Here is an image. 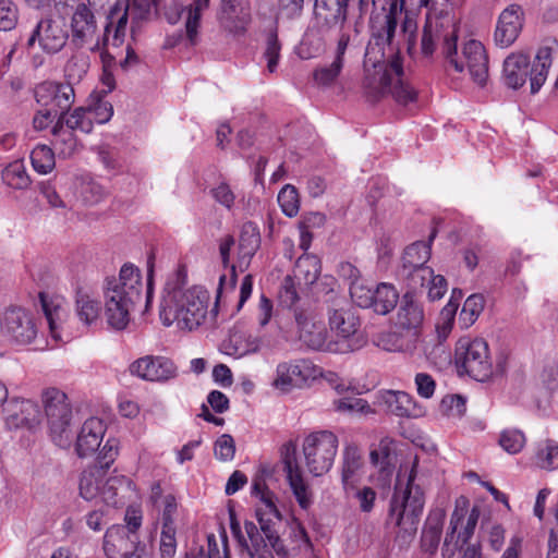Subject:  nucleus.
<instances>
[{"label": "nucleus", "mask_w": 558, "mask_h": 558, "mask_svg": "<svg viewBox=\"0 0 558 558\" xmlns=\"http://www.w3.org/2000/svg\"><path fill=\"white\" fill-rule=\"evenodd\" d=\"M252 496L257 499L255 517L262 533L251 521H246L244 524L246 537L242 534L240 524L233 521L231 522V532L238 542L247 549L252 558H275L272 549L278 551L281 548L277 530L281 522V514L276 505V496L260 478L253 482Z\"/></svg>", "instance_id": "f03ea898"}, {"label": "nucleus", "mask_w": 558, "mask_h": 558, "mask_svg": "<svg viewBox=\"0 0 558 558\" xmlns=\"http://www.w3.org/2000/svg\"><path fill=\"white\" fill-rule=\"evenodd\" d=\"M143 281L141 270L124 264L118 277L108 278L104 286L105 317L108 325L122 330L130 323V315L141 300Z\"/></svg>", "instance_id": "423d86ee"}, {"label": "nucleus", "mask_w": 558, "mask_h": 558, "mask_svg": "<svg viewBox=\"0 0 558 558\" xmlns=\"http://www.w3.org/2000/svg\"><path fill=\"white\" fill-rule=\"evenodd\" d=\"M333 409L341 413L348 415L354 414H373L374 410L371 408L368 402L362 398L357 397H342L333 400L332 402Z\"/></svg>", "instance_id": "603ef678"}, {"label": "nucleus", "mask_w": 558, "mask_h": 558, "mask_svg": "<svg viewBox=\"0 0 558 558\" xmlns=\"http://www.w3.org/2000/svg\"><path fill=\"white\" fill-rule=\"evenodd\" d=\"M138 547L137 533H130L123 526H113L105 534L104 550L108 558H131Z\"/></svg>", "instance_id": "4be33fe9"}, {"label": "nucleus", "mask_w": 558, "mask_h": 558, "mask_svg": "<svg viewBox=\"0 0 558 558\" xmlns=\"http://www.w3.org/2000/svg\"><path fill=\"white\" fill-rule=\"evenodd\" d=\"M89 69V58L85 53H74L65 64V76L71 82L81 81Z\"/></svg>", "instance_id": "6e6d98bb"}, {"label": "nucleus", "mask_w": 558, "mask_h": 558, "mask_svg": "<svg viewBox=\"0 0 558 558\" xmlns=\"http://www.w3.org/2000/svg\"><path fill=\"white\" fill-rule=\"evenodd\" d=\"M319 368L311 361L299 359L279 363L276 367L272 387L282 392H289L295 387H301L310 379H315Z\"/></svg>", "instance_id": "4468645a"}, {"label": "nucleus", "mask_w": 558, "mask_h": 558, "mask_svg": "<svg viewBox=\"0 0 558 558\" xmlns=\"http://www.w3.org/2000/svg\"><path fill=\"white\" fill-rule=\"evenodd\" d=\"M412 290L427 287V298L435 302L440 300L447 292V281L444 276L435 275L432 268H422L413 277V283L409 286Z\"/></svg>", "instance_id": "4c0bfd02"}, {"label": "nucleus", "mask_w": 558, "mask_h": 558, "mask_svg": "<svg viewBox=\"0 0 558 558\" xmlns=\"http://www.w3.org/2000/svg\"><path fill=\"white\" fill-rule=\"evenodd\" d=\"M177 547V527L160 529L159 553L161 558H173Z\"/></svg>", "instance_id": "338daca9"}, {"label": "nucleus", "mask_w": 558, "mask_h": 558, "mask_svg": "<svg viewBox=\"0 0 558 558\" xmlns=\"http://www.w3.org/2000/svg\"><path fill=\"white\" fill-rule=\"evenodd\" d=\"M69 38L66 24L60 15L41 17L34 27L27 47L33 48L37 43L38 47L46 53H57L65 46Z\"/></svg>", "instance_id": "ddd939ff"}, {"label": "nucleus", "mask_w": 558, "mask_h": 558, "mask_svg": "<svg viewBox=\"0 0 558 558\" xmlns=\"http://www.w3.org/2000/svg\"><path fill=\"white\" fill-rule=\"evenodd\" d=\"M220 26L232 35H242L245 32L246 21L238 15L234 0H222L218 12Z\"/></svg>", "instance_id": "49530a36"}, {"label": "nucleus", "mask_w": 558, "mask_h": 558, "mask_svg": "<svg viewBox=\"0 0 558 558\" xmlns=\"http://www.w3.org/2000/svg\"><path fill=\"white\" fill-rule=\"evenodd\" d=\"M131 485V481L123 475L111 476L105 483L102 482L99 498L108 506L119 507L124 504Z\"/></svg>", "instance_id": "58836bf2"}, {"label": "nucleus", "mask_w": 558, "mask_h": 558, "mask_svg": "<svg viewBox=\"0 0 558 558\" xmlns=\"http://www.w3.org/2000/svg\"><path fill=\"white\" fill-rule=\"evenodd\" d=\"M210 0H193L191 4L178 11L175 16H168L170 23L178 22L181 14L185 13V33L186 38L191 45L197 44L198 28L201 25V17L205 10L208 9Z\"/></svg>", "instance_id": "f704fd0d"}, {"label": "nucleus", "mask_w": 558, "mask_h": 558, "mask_svg": "<svg viewBox=\"0 0 558 558\" xmlns=\"http://www.w3.org/2000/svg\"><path fill=\"white\" fill-rule=\"evenodd\" d=\"M2 331L17 344H29L37 336V327L33 316L22 307L5 310Z\"/></svg>", "instance_id": "a211bd4d"}, {"label": "nucleus", "mask_w": 558, "mask_h": 558, "mask_svg": "<svg viewBox=\"0 0 558 558\" xmlns=\"http://www.w3.org/2000/svg\"><path fill=\"white\" fill-rule=\"evenodd\" d=\"M119 454V441L116 438H108L97 456L94 465L101 468V471L109 469Z\"/></svg>", "instance_id": "e2e57ef3"}, {"label": "nucleus", "mask_w": 558, "mask_h": 558, "mask_svg": "<svg viewBox=\"0 0 558 558\" xmlns=\"http://www.w3.org/2000/svg\"><path fill=\"white\" fill-rule=\"evenodd\" d=\"M378 402L389 413L400 417H418L423 413V409L416 404L413 397L404 391H380Z\"/></svg>", "instance_id": "a878e982"}, {"label": "nucleus", "mask_w": 558, "mask_h": 558, "mask_svg": "<svg viewBox=\"0 0 558 558\" xmlns=\"http://www.w3.org/2000/svg\"><path fill=\"white\" fill-rule=\"evenodd\" d=\"M484 310V298L481 294L470 295L462 307L460 313V322L464 328H469L475 323L480 314Z\"/></svg>", "instance_id": "864d4df0"}, {"label": "nucleus", "mask_w": 558, "mask_h": 558, "mask_svg": "<svg viewBox=\"0 0 558 558\" xmlns=\"http://www.w3.org/2000/svg\"><path fill=\"white\" fill-rule=\"evenodd\" d=\"M280 304L292 312L299 340L315 351L344 354L355 350L345 340H329L323 316L308 302H302L291 278L283 280L279 292Z\"/></svg>", "instance_id": "7ed1b4c3"}, {"label": "nucleus", "mask_w": 558, "mask_h": 558, "mask_svg": "<svg viewBox=\"0 0 558 558\" xmlns=\"http://www.w3.org/2000/svg\"><path fill=\"white\" fill-rule=\"evenodd\" d=\"M320 260L313 254H303L295 263L293 277L291 279L294 282V287L298 284L311 286L319 277L320 274ZM290 278V276H288ZM287 277L284 278V280Z\"/></svg>", "instance_id": "a19ab883"}, {"label": "nucleus", "mask_w": 558, "mask_h": 558, "mask_svg": "<svg viewBox=\"0 0 558 558\" xmlns=\"http://www.w3.org/2000/svg\"><path fill=\"white\" fill-rule=\"evenodd\" d=\"M105 433L106 425L100 418H87L76 438L75 450L77 454L81 458L93 454L99 448Z\"/></svg>", "instance_id": "bb28decb"}, {"label": "nucleus", "mask_w": 558, "mask_h": 558, "mask_svg": "<svg viewBox=\"0 0 558 558\" xmlns=\"http://www.w3.org/2000/svg\"><path fill=\"white\" fill-rule=\"evenodd\" d=\"M398 11L401 9L395 0L389 10L371 16L373 35L364 56L363 89L372 101L391 95L397 104L408 106L416 101L417 92L404 75L399 53L391 48Z\"/></svg>", "instance_id": "f257e3e1"}, {"label": "nucleus", "mask_w": 558, "mask_h": 558, "mask_svg": "<svg viewBox=\"0 0 558 558\" xmlns=\"http://www.w3.org/2000/svg\"><path fill=\"white\" fill-rule=\"evenodd\" d=\"M330 329L337 333V340H345L357 348L352 337L357 330V318L344 310H333L329 313Z\"/></svg>", "instance_id": "79ce46f5"}, {"label": "nucleus", "mask_w": 558, "mask_h": 558, "mask_svg": "<svg viewBox=\"0 0 558 558\" xmlns=\"http://www.w3.org/2000/svg\"><path fill=\"white\" fill-rule=\"evenodd\" d=\"M17 23V8L11 0H0V31L8 32Z\"/></svg>", "instance_id": "774afa93"}, {"label": "nucleus", "mask_w": 558, "mask_h": 558, "mask_svg": "<svg viewBox=\"0 0 558 558\" xmlns=\"http://www.w3.org/2000/svg\"><path fill=\"white\" fill-rule=\"evenodd\" d=\"M5 185L14 190H27L32 180L22 160L9 163L1 172Z\"/></svg>", "instance_id": "09e8293b"}, {"label": "nucleus", "mask_w": 558, "mask_h": 558, "mask_svg": "<svg viewBox=\"0 0 558 558\" xmlns=\"http://www.w3.org/2000/svg\"><path fill=\"white\" fill-rule=\"evenodd\" d=\"M76 314L85 325L96 323L101 313V305L97 298L87 289L80 288L76 291Z\"/></svg>", "instance_id": "c03bdc74"}, {"label": "nucleus", "mask_w": 558, "mask_h": 558, "mask_svg": "<svg viewBox=\"0 0 558 558\" xmlns=\"http://www.w3.org/2000/svg\"><path fill=\"white\" fill-rule=\"evenodd\" d=\"M536 464L546 470L558 468V445L546 441L536 452Z\"/></svg>", "instance_id": "bf43d9fd"}, {"label": "nucleus", "mask_w": 558, "mask_h": 558, "mask_svg": "<svg viewBox=\"0 0 558 558\" xmlns=\"http://www.w3.org/2000/svg\"><path fill=\"white\" fill-rule=\"evenodd\" d=\"M35 98L38 105L57 112L60 117L74 104L75 93L70 82H44L35 88Z\"/></svg>", "instance_id": "dca6fc26"}, {"label": "nucleus", "mask_w": 558, "mask_h": 558, "mask_svg": "<svg viewBox=\"0 0 558 558\" xmlns=\"http://www.w3.org/2000/svg\"><path fill=\"white\" fill-rule=\"evenodd\" d=\"M414 339L404 342L402 338L396 332L383 335L379 339V345L386 351L390 352H407L414 349Z\"/></svg>", "instance_id": "69168bd1"}, {"label": "nucleus", "mask_w": 558, "mask_h": 558, "mask_svg": "<svg viewBox=\"0 0 558 558\" xmlns=\"http://www.w3.org/2000/svg\"><path fill=\"white\" fill-rule=\"evenodd\" d=\"M339 447L337 435L330 430L310 433L302 442L304 465L313 476L328 473L335 462Z\"/></svg>", "instance_id": "1a4fd4ad"}, {"label": "nucleus", "mask_w": 558, "mask_h": 558, "mask_svg": "<svg viewBox=\"0 0 558 558\" xmlns=\"http://www.w3.org/2000/svg\"><path fill=\"white\" fill-rule=\"evenodd\" d=\"M398 300L399 293L396 288L390 283L383 282L373 292L372 301L374 302L371 308L377 314L386 315L396 307Z\"/></svg>", "instance_id": "de8ad7c7"}, {"label": "nucleus", "mask_w": 558, "mask_h": 558, "mask_svg": "<svg viewBox=\"0 0 558 558\" xmlns=\"http://www.w3.org/2000/svg\"><path fill=\"white\" fill-rule=\"evenodd\" d=\"M130 373L147 381H168L175 378L178 368L174 363L161 355H145L135 360L129 367Z\"/></svg>", "instance_id": "f3484780"}, {"label": "nucleus", "mask_w": 558, "mask_h": 558, "mask_svg": "<svg viewBox=\"0 0 558 558\" xmlns=\"http://www.w3.org/2000/svg\"><path fill=\"white\" fill-rule=\"evenodd\" d=\"M4 423L9 429H33L41 422L38 405L31 400L11 399L3 409Z\"/></svg>", "instance_id": "6ab92c4d"}, {"label": "nucleus", "mask_w": 558, "mask_h": 558, "mask_svg": "<svg viewBox=\"0 0 558 558\" xmlns=\"http://www.w3.org/2000/svg\"><path fill=\"white\" fill-rule=\"evenodd\" d=\"M436 238L434 230L427 242L417 241L409 245L402 256V276L407 278L409 286L413 283L414 275L422 268H429L425 264L430 257L432 244Z\"/></svg>", "instance_id": "b1692460"}, {"label": "nucleus", "mask_w": 558, "mask_h": 558, "mask_svg": "<svg viewBox=\"0 0 558 558\" xmlns=\"http://www.w3.org/2000/svg\"><path fill=\"white\" fill-rule=\"evenodd\" d=\"M349 43L350 35L342 33L337 41L332 61L318 65L313 71V81L318 87H330L337 82L344 66V54Z\"/></svg>", "instance_id": "5701e85b"}, {"label": "nucleus", "mask_w": 558, "mask_h": 558, "mask_svg": "<svg viewBox=\"0 0 558 558\" xmlns=\"http://www.w3.org/2000/svg\"><path fill=\"white\" fill-rule=\"evenodd\" d=\"M364 460L361 449L354 444H348L342 451L341 482L347 494L355 489L360 480Z\"/></svg>", "instance_id": "c85d7f7f"}, {"label": "nucleus", "mask_w": 558, "mask_h": 558, "mask_svg": "<svg viewBox=\"0 0 558 558\" xmlns=\"http://www.w3.org/2000/svg\"><path fill=\"white\" fill-rule=\"evenodd\" d=\"M230 343L233 345L232 354H234L236 357L255 353L259 350L260 347L259 338L252 335H233L230 339Z\"/></svg>", "instance_id": "13d9d810"}, {"label": "nucleus", "mask_w": 558, "mask_h": 558, "mask_svg": "<svg viewBox=\"0 0 558 558\" xmlns=\"http://www.w3.org/2000/svg\"><path fill=\"white\" fill-rule=\"evenodd\" d=\"M105 472L97 465L85 469L80 477V495L85 500H94L100 497L101 484L104 482Z\"/></svg>", "instance_id": "a18cd8bd"}, {"label": "nucleus", "mask_w": 558, "mask_h": 558, "mask_svg": "<svg viewBox=\"0 0 558 558\" xmlns=\"http://www.w3.org/2000/svg\"><path fill=\"white\" fill-rule=\"evenodd\" d=\"M423 322L424 310L415 293L412 291L404 293L400 301L396 325L403 330L412 331V336L416 340Z\"/></svg>", "instance_id": "393cba45"}, {"label": "nucleus", "mask_w": 558, "mask_h": 558, "mask_svg": "<svg viewBox=\"0 0 558 558\" xmlns=\"http://www.w3.org/2000/svg\"><path fill=\"white\" fill-rule=\"evenodd\" d=\"M553 49L549 46L538 48L531 65L530 57L522 52L508 56L504 61L505 84L518 89L522 87L530 77L531 93L536 94L547 80L549 68L553 62Z\"/></svg>", "instance_id": "6e6552de"}, {"label": "nucleus", "mask_w": 558, "mask_h": 558, "mask_svg": "<svg viewBox=\"0 0 558 558\" xmlns=\"http://www.w3.org/2000/svg\"><path fill=\"white\" fill-rule=\"evenodd\" d=\"M151 499L158 511L157 522L160 529L177 527L178 502L173 495H161L159 486L153 489Z\"/></svg>", "instance_id": "e433bc0d"}, {"label": "nucleus", "mask_w": 558, "mask_h": 558, "mask_svg": "<svg viewBox=\"0 0 558 558\" xmlns=\"http://www.w3.org/2000/svg\"><path fill=\"white\" fill-rule=\"evenodd\" d=\"M348 3L341 0H316L315 19L323 29H331L343 24Z\"/></svg>", "instance_id": "2f4dec72"}, {"label": "nucleus", "mask_w": 558, "mask_h": 558, "mask_svg": "<svg viewBox=\"0 0 558 558\" xmlns=\"http://www.w3.org/2000/svg\"><path fill=\"white\" fill-rule=\"evenodd\" d=\"M416 460L401 465L390 500L389 521L399 527L398 537L404 539L415 535L425 505L424 492L416 483Z\"/></svg>", "instance_id": "39448f33"}, {"label": "nucleus", "mask_w": 558, "mask_h": 558, "mask_svg": "<svg viewBox=\"0 0 558 558\" xmlns=\"http://www.w3.org/2000/svg\"><path fill=\"white\" fill-rule=\"evenodd\" d=\"M281 45L278 40L277 33L271 32L267 36L266 48L264 57L267 60V69L270 73H274L278 66L280 59Z\"/></svg>", "instance_id": "0e129e2a"}, {"label": "nucleus", "mask_w": 558, "mask_h": 558, "mask_svg": "<svg viewBox=\"0 0 558 558\" xmlns=\"http://www.w3.org/2000/svg\"><path fill=\"white\" fill-rule=\"evenodd\" d=\"M282 462L289 485L302 509H307L312 504V492L304 480L303 471L296 459V446L289 441L282 447Z\"/></svg>", "instance_id": "2eb2a0df"}, {"label": "nucleus", "mask_w": 558, "mask_h": 558, "mask_svg": "<svg viewBox=\"0 0 558 558\" xmlns=\"http://www.w3.org/2000/svg\"><path fill=\"white\" fill-rule=\"evenodd\" d=\"M468 512V500L465 498H460L457 500L456 508L451 514L450 518V524H449V531L447 532V535L445 537L444 546L441 549V556L442 558H453L456 555V551L458 550L459 546V538L458 541L453 542L454 534L461 524L462 520L465 518Z\"/></svg>", "instance_id": "37998d69"}, {"label": "nucleus", "mask_w": 558, "mask_h": 558, "mask_svg": "<svg viewBox=\"0 0 558 558\" xmlns=\"http://www.w3.org/2000/svg\"><path fill=\"white\" fill-rule=\"evenodd\" d=\"M57 122H62L64 128H69L74 133L81 131L83 133H90L94 125L90 120V114L84 107L75 108L70 114L68 112L60 116Z\"/></svg>", "instance_id": "8fccbe9b"}, {"label": "nucleus", "mask_w": 558, "mask_h": 558, "mask_svg": "<svg viewBox=\"0 0 558 558\" xmlns=\"http://www.w3.org/2000/svg\"><path fill=\"white\" fill-rule=\"evenodd\" d=\"M260 245V233L256 223H243L239 236L238 266L240 271L248 268L251 260Z\"/></svg>", "instance_id": "7c9ffc66"}, {"label": "nucleus", "mask_w": 558, "mask_h": 558, "mask_svg": "<svg viewBox=\"0 0 558 558\" xmlns=\"http://www.w3.org/2000/svg\"><path fill=\"white\" fill-rule=\"evenodd\" d=\"M153 0H128V4L123 11L114 7L108 16L109 22L105 28V45L109 43L113 47L123 44L128 25V17L140 21L146 19L151 11Z\"/></svg>", "instance_id": "f8f14e48"}, {"label": "nucleus", "mask_w": 558, "mask_h": 558, "mask_svg": "<svg viewBox=\"0 0 558 558\" xmlns=\"http://www.w3.org/2000/svg\"><path fill=\"white\" fill-rule=\"evenodd\" d=\"M72 40L78 46L88 43L96 33V21L85 4H78L71 21Z\"/></svg>", "instance_id": "473e14b6"}, {"label": "nucleus", "mask_w": 558, "mask_h": 558, "mask_svg": "<svg viewBox=\"0 0 558 558\" xmlns=\"http://www.w3.org/2000/svg\"><path fill=\"white\" fill-rule=\"evenodd\" d=\"M454 362L459 371L477 381H486L493 375L489 348L483 339L460 338L454 349Z\"/></svg>", "instance_id": "9d476101"}, {"label": "nucleus", "mask_w": 558, "mask_h": 558, "mask_svg": "<svg viewBox=\"0 0 558 558\" xmlns=\"http://www.w3.org/2000/svg\"><path fill=\"white\" fill-rule=\"evenodd\" d=\"M304 0H277L276 19L278 21H294L302 16Z\"/></svg>", "instance_id": "4d7b16f0"}, {"label": "nucleus", "mask_w": 558, "mask_h": 558, "mask_svg": "<svg viewBox=\"0 0 558 558\" xmlns=\"http://www.w3.org/2000/svg\"><path fill=\"white\" fill-rule=\"evenodd\" d=\"M209 295L202 287H184V277L178 272L166 282L160 319L165 326L177 324L180 329L193 330L206 318Z\"/></svg>", "instance_id": "20e7f679"}, {"label": "nucleus", "mask_w": 558, "mask_h": 558, "mask_svg": "<svg viewBox=\"0 0 558 558\" xmlns=\"http://www.w3.org/2000/svg\"><path fill=\"white\" fill-rule=\"evenodd\" d=\"M41 401L52 441L61 448L70 447L72 410L66 395L58 388H47Z\"/></svg>", "instance_id": "9b49d317"}, {"label": "nucleus", "mask_w": 558, "mask_h": 558, "mask_svg": "<svg viewBox=\"0 0 558 558\" xmlns=\"http://www.w3.org/2000/svg\"><path fill=\"white\" fill-rule=\"evenodd\" d=\"M374 290L363 280L350 282V295L352 301L360 307L371 308Z\"/></svg>", "instance_id": "052dcab7"}, {"label": "nucleus", "mask_w": 558, "mask_h": 558, "mask_svg": "<svg viewBox=\"0 0 558 558\" xmlns=\"http://www.w3.org/2000/svg\"><path fill=\"white\" fill-rule=\"evenodd\" d=\"M523 10L518 4H510L499 15L494 40L500 48H508L519 37L523 27Z\"/></svg>", "instance_id": "412c9836"}, {"label": "nucleus", "mask_w": 558, "mask_h": 558, "mask_svg": "<svg viewBox=\"0 0 558 558\" xmlns=\"http://www.w3.org/2000/svg\"><path fill=\"white\" fill-rule=\"evenodd\" d=\"M235 240L233 235L227 234L219 239V257L225 269L229 270V275H221L219 278V287L217 290V300L222 298V294L228 291H233L236 284V269L239 268L238 262L231 263V252L234 247Z\"/></svg>", "instance_id": "c756f323"}, {"label": "nucleus", "mask_w": 558, "mask_h": 558, "mask_svg": "<svg viewBox=\"0 0 558 558\" xmlns=\"http://www.w3.org/2000/svg\"><path fill=\"white\" fill-rule=\"evenodd\" d=\"M499 444L505 451L510 454H515L524 447L525 437L524 434L518 429H507L501 433Z\"/></svg>", "instance_id": "680f3d73"}, {"label": "nucleus", "mask_w": 558, "mask_h": 558, "mask_svg": "<svg viewBox=\"0 0 558 558\" xmlns=\"http://www.w3.org/2000/svg\"><path fill=\"white\" fill-rule=\"evenodd\" d=\"M458 20L450 11L428 13L421 39V51L432 56L439 47L447 63L456 72H464L463 61L458 59Z\"/></svg>", "instance_id": "0eeeda50"}, {"label": "nucleus", "mask_w": 558, "mask_h": 558, "mask_svg": "<svg viewBox=\"0 0 558 558\" xmlns=\"http://www.w3.org/2000/svg\"><path fill=\"white\" fill-rule=\"evenodd\" d=\"M393 440L389 437L380 439L377 448L369 453L371 463L378 469V485L389 486L395 471L393 465Z\"/></svg>", "instance_id": "cd10ccee"}, {"label": "nucleus", "mask_w": 558, "mask_h": 558, "mask_svg": "<svg viewBox=\"0 0 558 558\" xmlns=\"http://www.w3.org/2000/svg\"><path fill=\"white\" fill-rule=\"evenodd\" d=\"M446 512L444 509L437 508L432 510L424 524L421 537V545L423 550L435 554L442 532Z\"/></svg>", "instance_id": "c9c22d12"}, {"label": "nucleus", "mask_w": 558, "mask_h": 558, "mask_svg": "<svg viewBox=\"0 0 558 558\" xmlns=\"http://www.w3.org/2000/svg\"><path fill=\"white\" fill-rule=\"evenodd\" d=\"M458 59L463 61L471 78L483 86L488 77V57L483 44L475 39L465 41Z\"/></svg>", "instance_id": "aec40b11"}, {"label": "nucleus", "mask_w": 558, "mask_h": 558, "mask_svg": "<svg viewBox=\"0 0 558 558\" xmlns=\"http://www.w3.org/2000/svg\"><path fill=\"white\" fill-rule=\"evenodd\" d=\"M51 135V145L59 157L69 158L78 151L80 143L75 134L69 128H64L62 122L56 121Z\"/></svg>", "instance_id": "ea45409f"}, {"label": "nucleus", "mask_w": 558, "mask_h": 558, "mask_svg": "<svg viewBox=\"0 0 558 558\" xmlns=\"http://www.w3.org/2000/svg\"><path fill=\"white\" fill-rule=\"evenodd\" d=\"M278 203L286 216H296L300 209V199L296 189L291 184L284 185L278 194Z\"/></svg>", "instance_id": "5fc2aeb1"}, {"label": "nucleus", "mask_w": 558, "mask_h": 558, "mask_svg": "<svg viewBox=\"0 0 558 558\" xmlns=\"http://www.w3.org/2000/svg\"><path fill=\"white\" fill-rule=\"evenodd\" d=\"M56 151L47 145H37L31 153L34 170L39 174L51 172L56 166Z\"/></svg>", "instance_id": "3c124183"}, {"label": "nucleus", "mask_w": 558, "mask_h": 558, "mask_svg": "<svg viewBox=\"0 0 558 558\" xmlns=\"http://www.w3.org/2000/svg\"><path fill=\"white\" fill-rule=\"evenodd\" d=\"M39 299L52 339L54 341L62 340V336L59 330L68 316L64 300L58 296L48 298L44 293L39 294Z\"/></svg>", "instance_id": "72a5a7b5"}]
</instances>
